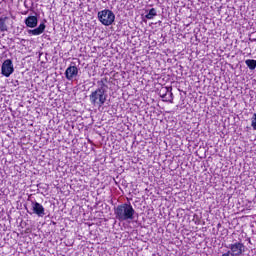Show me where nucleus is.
<instances>
[{
	"label": "nucleus",
	"mask_w": 256,
	"mask_h": 256,
	"mask_svg": "<svg viewBox=\"0 0 256 256\" xmlns=\"http://www.w3.org/2000/svg\"><path fill=\"white\" fill-rule=\"evenodd\" d=\"M98 88L89 95V101L94 107H103L107 101V79L98 81Z\"/></svg>",
	"instance_id": "f257e3e1"
},
{
	"label": "nucleus",
	"mask_w": 256,
	"mask_h": 256,
	"mask_svg": "<svg viewBox=\"0 0 256 256\" xmlns=\"http://www.w3.org/2000/svg\"><path fill=\"white\" fill-rule=\"evenodd\" d=\"M114 215L120 222L133 221L135 217V208H133L130 203H124L114 208Z\"/></svg>",
	"instance_id": "f03ea898"
},
{
	"label": "nucleus",
	"mask_w": 256,
	"mask_h": 256,
	"mask_svg": "<svg viewBox=\"0 0 256 256\" xmlns=\"http://www.w3.org/2000/svg\"><path fill=\"white\" fill-rule=\"evenodd\" d=\"M98 21L105 27H109V25L115 23V14L109 9L101 10L98 12Z\"/></svg>",
	"instance_id": "7ed1b4c3"
},
{
	"label": "nucleus",
	"mask_w": 256,
	"mask_h": 256,
	"mask_svg": "<svg viewBox=\"0 0 256 256\" xmlns=\"http://www.w3.org/2000/svg\"><path fill=\"white\" fill-rule=\"evenodd\" d=\"M15 72V68L13 67V61L11 59H6L1 66V74L4 77H11Z\"/></svg>",
	"instance_id": "20e7f679"
},
{
	"label": "nucleus",
	"mask_w": 256,
	"mask_h": 256,
	"mask_svg": "<svg viewBox=\"0 0 256 256\" xmlns=\"http://www.w3.org/2000/svg\"><path fill=\"white\" fill-rule=\"evenodd\" d=\"M227 248L230 249V253H232L233 256H241L245 253V244L241 242L230 244Z\"/></svg>",
	"instance_id": "39448f33"
},
{
	"label": "nucleus",
	"mask_w": 256,
	"mask_h": 256,
	"mask_svg": "<svg viewBox=\"0 0 256 256\" xmlns=\"http://www.w3.org/2000/svg\"><path fill=\"white\" fill-rule=\"evenodd\" d=\"M31 207L34 215H37V217H45V207H43L41 203L32 201Z\"/></svg>",
	"instance_id": "423d86ee"
},
{
	"label": "nucleus",
	"mask_w": 256,
	"mask_h": 256,
	"mask_svg": "<svg viewBox=\"0 0 256 256\" xmlns=\"http://www.w3.org/2000/svg\"><path fill=\"white\" fill-rule=\"evenodd\" d=\"M77 75H79L77 66H69L65 71V77L68 81H73Z\"/></svg>",
	"instance_id": "0eeeda50"
},
{
	"label": "nucleus",
	"mask_w": 256,
	"mask_h": 256,
	"mask_svg": "<svg viewBox=\"0 0 256 256\" xmlns=\"http://www.w3.org/2000/svg\"><path fill=\"white\" fill-rule=\"evenodd\" d=\"M24 23L26 27H29L30 29H35L39 23V19L37 16H28L25 20Z\"/></svg>",
	"instance_id": "6e6552de"
},
{
	"label": "nucleus",
	"mask_w": 256,
	"mask_h": 256,
	"mask_svg": "<svg viewBox=\"0 0 256 256\" xmlns=\"http://www.w3.org/2000/svg\"><path fill=\"white\" fill-rule=\"evenodd\" d=\"M46 25L45 23H40L39 26L33 30H28L29 35H42V33H45V29H46Z\"/></svg>",
	"instance_id": "1a4fd4ad"
},
{
	"label": "nucleus",
	"mask_w": 256,
	"mask_h": 256,
	"mask_svg": "<svg viewBox=\"0 0 256 256\" xmlns=\"http://www.w3.org/2000/svg\"><path fill=\"white\" fill-rule=\"evenodd\" d=\"M166 93L162 95V99H165L166 101H169L170 103H173V92H171V88L166 87Z\"/></svg>",
	"instance_id": "9d476101"
},
{
	"label": "nucleus",
	"mask_w": 256,
	"mask_h": 256,
	"mask_svg": "<svg viewBox=\"0 0 256 256\" xmlns=\"http://www.w3.org/2000/svg\"><path fill=\"white\" fill-rule=\"evenodd\" d=\"M245 64L248 67V69H250V71H255V69H256V60L247 59L245 61Z\"/></svg>",
	"instance_id": "9b49d317"
},
{
	"label": "nucleus",
	"mask_w": 256,
	"mask_h": 256,
	"mask_svg": "<svg viewBox=\"0 0 256 256\" xmlns=\"http://www.w3.org/2000/svg\"><path fill=\"white\" fill-rule=\"evenodd\" d=\"M157 17V10L155 8H151L149 12L145 15L146 19H155Z\"/></svg>",
	"instance_id": "f8f14e48"
},
{
	"label": "nucleus",
	"mask_w": 256,
	"mask_h": 256,
	"mask_svg": "<svg viewBox=\"0 0 256 256\" xmlns=\"http://www.w3.org/2000/svg\"><path fill=\"white\" fill-rule=\"evenodd\" d=\"M5 21H7V17L0 18V31L2 32L7 31V24H5Z\"/></svg>",
	"instance_id": "ddd939ff"
},
{
	"label": "nucleus",
	"mask_w": 256,
	"mask_h": 256,
	"mask_svg": "<svg viewBox=\"0 0 256 256\" xmlns=\"http://www.w3.org/2000/svg\"><path fill=\"white\" fill-rule=\"evenodd\" d=\"M251 127L254 131H256V113H254L250 119Z\"/></svg>",
	"instance_id": "4468645a"
}]
</instances>
